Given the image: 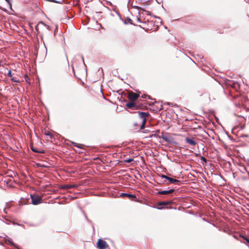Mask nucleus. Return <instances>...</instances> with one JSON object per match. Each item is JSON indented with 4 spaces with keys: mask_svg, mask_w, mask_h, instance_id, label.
I'll return each mask as SVG.
<instances>
[{
    "mask_svg": "<svg viewBox=\"0 0 249 249\" xmlns=\"http://www.w3.org/2000/svg\"><path fill=\"white\" fill-rule=\"evenodd\" d=\"M7 75L9 77L11 78H13L12 77V72L10 70L8 72V74H7Z\"/></svg>",
    "mask_w": 249,
    "mask_h": 249,
    "instance_id": "obj_18",
    "label": "nucleus"
},
{
    "mask_svg": "<svg viewBox=\"0 0 249 249\" xmlns=\"http://www.w3.org/2000/svg\"><path fill=\"white\" fill-rule=\"evenodd\" d=\"M245 240L247 241L248 243L249 244V238H245Z\"/></svg>",
    "mask_w": 249,
    "mask_h": 249,
    "instance_id": "obj_23",
    "label": "nucleus"
},
{
    "mask_svg": "<svg viewBox=\"0 0 249 249\" xmlns=\"http://www.w3.org/2000/svg\"><path fill=\"white\" fill-rule=\"evenodd\" d=\"M9 243H10L11 244L13 245V242H10V241H9Z\"/></svg>",
    "mask_w": 249,
    "mask_h": 249,
    "instance_id": "obj_28",
    "label": "nucleus"
},
{
    "mask_svg": "<svg viewBox=\"0 0 249 249\" xmlns=\"http://www.w3.org/2000/svg\"><path fill=\"white\" fill-rule=\"evenodd\" d=\"M72 144L73 146H74L75 147H78V148H83V146H84L83 144H78L74 142H72Z\"/></svg>",
    "mask_w": 249,
    "mask_h": 249,
    "instance_id": "obj_16",
    "label": "nucleus"
},
{
    "mask_svg": "<svg viewBox=\"0 0 249 249\" xmlns=\"http://www.w3.org/2000/svg\"><path fill=\"white\" fill-rule=\"evenodd\" d=\"M162 109V106L160 105V110H161Z\"/></svg>",
    "mask_w": 249,
    "mask_h": 249,
    "instance_id": "obj_26",
    "label": "nucleus"
},
{
    "mask_svg": "<svg viewBox=\"0 0 249 249\" xmlns=\"http://www.w3.org/2000/svg\"><path fill=\"white\" fill-rule=\"evenodd\" d=\"M161 177L163 178H166V179H167L169 181V183H175V184H178L180 182L179 180H177L176 179L171 178L169 177L166 175H162L161 176Z\"/></svg>",
    "mask_w": 249,
    "mask_h": 249,
    "instance_id": "obj_6",
    "label": "nucleus"
},
{
    "mask_svg": "<svg viewBox=\"0 0 249 249\" xmlns=\"http://www.w3.org/2000/svg\"><path fill=\"white\" fill-rule=\"evenodd\" d=\"M30 148H31V142L30 143Z\"/></svg>",
    "mask_w": 249,
    "mask_h": 249,
    "instance_id": "obj_30",
    "label": "nucleus"
},
{
    "mask_svg": "<svg viewBox=\"0 0 249 249\" xmlns=\"http://www.w3.org/2000/svg\"><path fill=\"white\" fill-rule=\"evenodd\" d=\"M133 159H128L127 160H126V162H127V163H130L132 161H133Z\"/></svg>",
    "mask_w": 249,
    "mask_h": 249,
    "instance_id": "obj_21",
    "label": "nucleus"
},
{
    "mask_svg": "<svg viewBox=\"0 0 249 249\" xmlns=\"http://www.w3.org/2000/svg\"><path fill=\"white\" fill-rule=\"evenodd\" d=\"M139 114L138 118L133 123V126L135 129L139 128V131L144 128L146 122V118L149 115L148 112H138Z\"/></svg>",
    "mask_w": 249,
    "mask_h": 249,
    "instance_id": "obj_1",
    "label": "nucleus"
},
{
    "mask_svg": "<svg viewBox=\"0 0 249 249\" xmlns=\"http://www.w3.org/2000/svg\"><path fill=\"white\" fill-rule=\"evenodd\" d=\"M185 141L187 143L191 145L195 146L196 144V142L193 139L189 138V137L186 138Z\"/></svg>",
    "mask_w": 249,
    "mask_h": 249,
    "instance_id": "obj_10",
    "label": "nucleus"
},
{
    "mask_svg": "<svg viewBox=\"0 0 249 249\" xmlns=\"http://www.w3.org/2000/svg\"><path fill=\"white\" fill-rule=\"evenodd\" d=\"M174 191H175V190L174 189H171L168 191H159L157 194H158V195H165L170 194L173 193Z\"/></svg>",
    "mask_w": 249,
    "mask_h": 249,
    "instance_id": "obj_8",
    "label": "nucleus"
},
{
    "mask_svg": "<svg viewBox=\"0 0 249 249\" xmlns=\"http://www.w3.org/2000/svg\"><path fill=\"white\" fill-rule=\"evenodd\" d=\"M24 79H25V80L26 81V82L27 83H28V84H30V78L27 75V74H25V76H24Z\"/></svg>",
    "mask_w": 249,
    "mask_h": 249,
    "instance_id": "obj_17",
    "label": "nucleus"
},
{
    "mask_svg": "<svg viewBox=\"0 0 249 249\" xmlns=\"http://www.w3.org/2000/svg\"><path fill=\"white\" fill-rule=\"evenodd\" d=\"M35 29H36V31L38 32V25H36V27H35Z\"/></svg>",
    "mask_w": 249,
    "mask_h": 249,
    "instance_id": "obj_24",
    "label": "nucleus"
},
{
    "mask_svg": "<svg viewBox=\"0 0 249 249\" xmlns=\"http://www.w3.org/2000/svg\"><path fill=\"white\" fill-rule=\"evenodd\" d=\"M32 151L37 153H44L45 151L41 148H37L32 145Z\"/></svg>",
    "mask_w": 249,
    "mask_h": 249,
    "instance_id": "obj_11",
    "label": "nucleus"
},
{
    "mask_svg": "<svg viewBox=\"0 0 249 249\" xmlns=\"http://www.w3.org/2000/svg\"><path fill=\"white\" fill-rule=\"evenodd\" d=\"M43 134L46 136L45 138L47 141H51L53 138V134L49 130H45L43 132Z\"/></svg>",
    "mask_w": 249,
    "mask_h": 249,
    "instance_id": "obj_7",
    "label": "nucleus"
},
{
    "mask_svg": "<svg viewBox=\"0 0 249 249\" xmlns=\"http://www.w3.org/2000/svg\"><path fill=\"white\" fill-rule=\"evenodd\" d=\"M140 97L139 93L134 92L132 91H128L127 92V97L129 99V102L137 101L138 98Z\"/></svg>",
    "mask_w": 249,
    "mask_h": 249,
    "instance_id": "obj_3",
    "label": "nucleus"
},
{
    "mask_svg": "<svg viewBox=\"0 0 249 249\" xmlns=\"http://www.w3.org/2000/svg\"><path fill=\"white\" fill-rule=\"evenodd\" d=\"M97 245L99 249H107L109 247L105 241L101 239L98 240Z\"/></svg>",
    "mask_w": 249,
    "mask_h": 249,
    "instance_id": "obj_4",
    "label": "nucleus"
},
{
    "mask_svg": "<svg viewBox=\"0 0 249 249\" xmlns=\"http://www.w3.org/2000/svg\"><path fill=\"white\" fill-rule=\"evenodd\" d=\"M120 196L123 197H127L131 199H135L136 198V196L135 195H131L126 193H122Z\"/></svg>",
    "mask_w": 249,
    "mask_h": 249,
    "instance_id": "obj_9",
    "label": "nucleus"
},
{
    "mask_svg": "<svg viewBox=\"0 0 249 249\" xmlns=\"http://www.w3.org/2000/svg\"><path fill=\"white\" fill-rule=\"evenodd\" d=\"M5 1L8 3L10 4V0H5Z\"/></svg>",
    "mask_w": 249,
    "mask_h": 249,
    "instance_id": "obj_25",
    "label": "nucleus"
},
{
    "mask_svg": "<svg viewBox=\"0 0 249 249\" xmlns=\"http://www.w3.org/2000/svg\"><path fill=\"white\" fill-rule=\"evenodd\" d=\"M29 25L30 27H31V23H29Z\"/></svg>",
    "mask_w": 249,
    "mask_h": 249,
    "instance_id": "obj_27",
    "label": "nucleus"
},
{
    "mask_svg": "<svg viewBox=\"0 0 249 249\" xmlns=\"http://www.w3.org/2000/svg\"><path fill=\"white\" fill-rule=\"evenodd\" d=\"M11 80L13 81V82H17V83H18L19 82V81L17 80V79H15L14 77L13 78H11Z\"/></svg>",
    "mask_w": 249,
    "mask_h": 249,
    "instance_id": "obj_20",
    "label": "nucleus"
},
{
    "mask_svg": "<svg viewBox=\"0 0 249 249\" xmlns=\"http://www.w3.org/2000/svg\"><path fill=\"white\" fill-rule=\"evenodd\" d=\"M42 198L40 196L32 195V204L37 205L42 202Z\"/></svg>",
    "mask_w": 249,
    "mask_h": 249,
    "instance_id": "obj_5",
    "label": "nucleus"
},
{
    "mask_svg": "<svg viewBox=\"0 0 249 249\" xmlns=\"http://www.w3.org/2000/svg\"><path fill=\"white\" fill-rule=\"evenodd\" d=\"M233 88H236V87H239V86L238 83H233Z\"/></svg>",
    "mask_w": 249,
    "mask_h": 249,
    "instance_id": "obj_19",
    "label": "nucleus"
},
{
    "mask_svg": "<svg viewBox=\"0 0 249 249\" xmlns=\"http://www.w3.org/2000/svg\"><path fill=\"white\" fill-rule=\"evenodd\" d=\"M29 200V198H21L20 201H19V203H21V205H23V204L25 205V204L28 203Z\"/></svg>",
    "mask_w": 249,
    "mask_h": 249,
    "instance_id": "obj_15",
    "label": "nucleus"
},
{
    "mask_svg": "<svg viewBox=\"0 0 249 249\" xmlns=\"http://www.w3.org/2000/svg\"><path fill=\"white\" fill-rule=\"evenodd\" d=\"M161 138L165 142H171L172 138L169 136L162 135Z\"/></svg>",
    "mask_w": 249,
    "mask_h": 249,
    "instance_id": "obj_13",
    "label": "nucleus"
},
{
    "mask_svg": "<svg viewBox=\"0 0 249 249\" xmlns=\"http://www.w3.org/2000/svg\"><path fill=\"white\" fill-rule=\"evenodd\" d=\"M76 187H77V185H75V184H73V185L68 184V185H65L63 186L62 188L64 189H68L75 188Z\"/></svg>",
    "mask_w": 249,
    "mask_h": 249,
    "instance_id": "obj_14",
    "label": "nucleus"
},
{
    "mask_svg": "<svg viewBox=\"0 0 249 249\" xmlns=\"http://www.w3.org/2000/svg\"><path fill=\"white\" fill-rule=\"evenodd\" d=\"M126 107L129 109L138 110L142 109L143 105L140 103L138 101L135 102H128L126 104Z\"/></svg>",
    "mask_w": 249,
    "mask_h": 249,
    "instance_id": "obj_2",
    "label": "nucleus"
},
{
    "mask_svg": "<svg viewBox=\"0 0 249 249\" xmlns=\"http://www.w3.org/2000/svg\"><path fill=\"white\" fill-rule=\"evenodd\" d=\"M172 203V201H162V202H159L158 203V205L159 206H161L162 205H169Z\"/></svg>",
    "mask_w": 249,
    "mask_h": 249,
    "instance_id": "obj_12",
    "label": "nucleus"
},
{
    "mask_svg": "<svg viewBox=\"0 0 249 249\" xmlns=\"http://www.w3.org/2000/svg\"><path fill=\"white\" fill-rule=\"evenodd\" d=\"M201 159L202 160L204 161L205 162H206V161H207V160H206L204 157H201Z\"/></svg>",
    "mask_w": 249,
    "mask_h": 249,
    "instance_id": "obj_22",
    "label": "nucleus"
},
{
    "mask_svg": "<svg viewBox=\"0 0 249 249\" xmlns=\"http://www.w3.org/2000/svg\"><path fill=\"white\" fill-rule=\"evenodd\" d=\"M142 98H145V95L142 96Z\"/></svg>",
    "mask_w": 249,
    "mask_h": 249,
    "instance_id": "obj_29",
    "label": "nucleus"
}]
</instances>
